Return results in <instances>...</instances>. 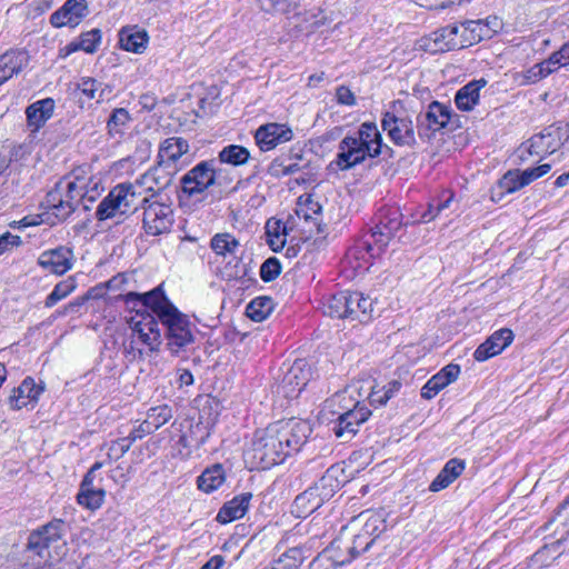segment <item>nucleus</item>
Returning <instances> with one entry per match:
<instances>
[{"label": "nucleus", "mask_w": 569, "mask_h": 569, "mask_svg": "<svg viewBox=\"0 0 569 569\" xmlns=\"http://www.w3.org/2000/svg\"><path fill=\"white\" fill-rule=\"evenodd\" d=\"M74 288L76 284L72 279L60 281L54 286L53 290L46 298L44 306L47 308L53 307L60 300L69 296L74 290Z\"/></svg>", "instance_id": "864d4df0"}, {"label": "nucleus", "mask_w": 569, "mask_h": 569, "mask_svg": "<svg viewBox=\"0 0 569 569\" xmlns=\"http://www.w3.org/2000/svg\"><path fill=\"white\" fill-rule=\"evenodd\" d=\"M273 301L270 297L262 296L257 297L249 302L246 308V315L248 318L256 322H261L271 313L273 310Z\"/></svg>", "instance_id": "37998d69"}, {"label": "nucleus", "mask_w": 569, "mask_h": 569, "mask_svg": "<svg viewBox=\"0 0 569 569\" xmlns=\"http://www.w3.org/2000/svg\"><path fill=\"white\" fill-rule=\"evenodd\" d=\"M258 2L266 12L287 13L298 6L299 0H258Z\"/></svg>", "instance_id": "4d7b16f0"}, {"label": "nucleus", "mask_w": 569, "mask_h": 569, "mask_svg": "<svg viewBox=\"0 0 569 569\" xmlns=\"http://www.w3.org/2000/svg\"><path fill=\"white\" fill-rule=\"evenodd\" d=\"M347 482L345 468L338 463L331 465L325 475L310 488L326 503L329 501L343 483Z\"/></svg>", "instance_id": "aec40b11"}, {"label": "nucleus", "mask_w": 569, "mask_h": 569, "mask_svg": "<svg viewBox=\"0 0 569 569\" xmlns=\"http://www.w3.org/2000/svg\"><path fill=\"white\" fill-rule=\"evenodd\" d=\"M560 66H562V63L559 60L558 54L553 52L549 59L537 63L531 69H529L527 72V79L531 80L532 82H537L556 71Z\"/></svg>", "instance_id": "de8ad7c7"}, {"label": "nucleus", "mask_w": 569, "mask_h": 569, "mask_svg": "<svg viewBox=\"0 0 569 569\" xmlns=\"http://www.w3.org/2000/svg\"><path fill=\"white\" fill-rule=\"evenodd\" d=\"M172 418V409L168 405L152 407L147 412L146 421L154 432Z\"/></svg>", "instance_id": "3c124183"}, {"label": "nucleus", "mask_w": 569, "mask_h": 569, "mask_svg": "<svg viewBox=\"0 0 569 569\" xmlns=\"http://www.w3.org/2000/svg\"><path fill=\"white\" fill-rule=\"evenodd\" d=\"M452 110L439 101H432L425 113L417 117V132L420 139L430 140L437 131L446 128Z\"/></svg>", "instance_id": "ddd939ff"}, {"label": "nucleus", "mask_w": 569, "mask_h": 569, "mask_svg": "<svg viewBox=\"0 0 569 569\" xmlns=\"http://www.w3.org/2000/svg\"><path fill=\"white\" fill-rule=\"evenodd\" d=\"M336 98L339 104L343 106H355L356 97L353 92L346 86H339L336 90Z\"/></svg>", "instance_id": "69168bd1"}, {"label": "nucleus", "mask_w": 569, "mask_h": 569, "mask_svg": "<svg viewBox=\"0 0 569 569\" xmlns=\"http://www.w3.org/2000/svg\"><path fill=\"white\" fill-rule=\"evenodd\" d=\"M513 340V332L508 328H502L493 332L475 351L473 358L477 361H486L502 352Z\"/></svg>", "instance_id": "5701e85b"}, {"label": "nucleus", "mask_w": 569, "mask_h": 569, "mask_svg": "<svg viewBox=\"0 0 569 569\" xmlns=\"http://www.w3.org/2000/svg\"><path fill=\"white\" fill-rule=\"evenodd\" d=\"M487 84L485 79L473 80L460 88L455 97L456 106L461 111H470L479 102L480 90Z\"/></svg>", "instance_id": "72a5a7b5"}, {"label": "nucleus", "mask_w": 569, "mask_h": 569, "mask_svg": "<svg viewBox=\"0 0 569 569\" xmlns=\"http://www.w3.org/2000/svg\"><path fill=\"white\" fill-rule=\"evenodd\" d=\"M312 378L311 366L297 359L279 378L274 392L287 399L297 398Z\"/></svg>", "instance_id": "9d476101"}, {"label": "nucleus", "mask_w": 569, "mask_h": 569, "mask_svg": "<svg viewBox=\"0 0 569 569\" xmlns=\"http://www.w3.org/2000/svg\"><path fill=\"white\" fill-rule=\"evenodd\" d=\"M143 209L142 226L150 236L168 232L173 224V210L170 204L144 197L141 201Z\"/></svg>", "instance_id": "1a4fd4ad"}, {"label": "nucleus", "mask_w": 569, "mask_h": 569, "mask_svg": "<svg viewBox=\"0 0 569 569\" xmlns=\"http://www.w3.org/2000/svg\"><path fill=\"white\" fill-rule=\"evenodd\" d=\"M342 529L347 530L350 542L356 547L355 553L357 557L367 551L375 543L373 538H368L360 529L356 528L355 523L349 527H343Z\"/></svg>", "instance_id": "603ef678"}, {"label": "nucleus", "mask_w": 569, "mask_h": 569, "mask_svg": "<svg viewBox=\"0 0 569 569\" xmlns=\"http://www.w3.org/2000/svg\"><path fill=\"white\" fill-rule=\"evenodd\" d=\"M295 212L299 219H302L309 226L308 231L310 233L313 232V229L317 233L323 232L321 223L322 206L310 194L298 198Z\"/></svg>", "instance_id": "b1692460"}, {"label": "nucleus", "mask_w": 569, "mask_h": 569, "mask_svg": "<svg viewBox=\"0 0 569 569\" xmlns=\"http://www.w3.org/2000/svg\"><path fill=\"white\" fill-rule=\"evenodd\" d=\"M448 385L441 379V377H438L436 373L422 387L421 397L423 399L430 400L433 397H436Z\"/></svg>", "instance_id": "052dcab7"}, {"label": "nucleus", "mask_w": 569, "mask_h": 569, "mask_svg": "<svg viewBox=\"0 0 569 569\" xmlns=\"http://www.w3.org/2000/svg\"><path fill=\"white\" fill-rule=\"evenodd\" d=\"M252 499L251 492H242L236 496L230 501L226 502L217 515V520L220 523H228L242 518L248 511L250 500Z\"/></svg>", "instance_id": "cd10ccee"}, {"label": "nucleus", "mask_w": 569, "mask_h": 569, "mask_svg": "<svg viewBox=\"0 0 569 569\" xmlns=\"http://www.w3.org/2000/svg\"><path fill=\"white\" fill-rule=\"evenodd\" d=\"M403 216L399 209L382 210L378 217V222L372 227L369 233L357 244L359 251H366L370 258L379 257L396 232L403 226H408V221L403 222Z\"/></svg>", "instance_id": "20e7f679"}, {"label": "nucleus", "mask_w": 569, "mask_h": 569, "mask_svg": "<svg viewBox=\"0 0 569 569\" xmlns=\"http://www.w3.org/2000/svg\"><path fill=\"white\" fill-rule=\"evenodd\" d=\"M148 40L147 31L137 27H124L119 31V43L126 51L142 53L147 48Z\"/></svg>", "instance_id": "f704fd0d"}, {"label": "nucleus", "mask_w": 569, "mask_h": 569, "mask_svg": "<svg viewBox=\"0 0 569 569\" xmlns=\"http://www.w3.org/2000/svg\"><path fill=\"white\" fill-rule=\"evenodd\" d=\"M124 302L132 308L140 305L144 309H151L159 320L162 318V311L169 307H176L164 295L161 287H157L149 292L138 293L128 292L124 295Z\"/></svg>", "instance_id": "6ab92c4d"}, {"label": "nucleus", "mask_w": 569, "mask_h": 569, "mask_svg": "<svg viewBox=\"0 0 569 569\" xmlns=\"http://www.w3.org/2000/svg\"><path fill=\"white\" fill-rule=\"evenodd\" d=\"M482 22L479 20H467L461 23L459 39L463 48L476 44L488 39V31L483 29Z\"/></svg>", "instance_id": "ea45409f"}, {"label": "nucleus", "mask_w": 569, "mask_h": 569, "mask_svg": "<svg viewBox=\"0 0 569 569\" xmlns=\"http://www.w3.org/2000/svg\"><path fill=\"white\" fill-rule=\"evenodd\" d=\"M29 63L24 50H9L0 56V84L21 72Z\"/></svg>", "instance_id": "393cba45"}, {"label": "nucleus", "mask_w": 569, "mask_h": 569, "mask_svg": "<svg viewBox=\"0 0 569 569\" xmlns=\"http://www.w3.org/2000/svg\"><path fill=\"white\" fill-rule=\"evenodd\" d=\"M372 300L358 291H348V319L367 322L372 317Z\"/></svg>", "instance_id": "473e14b6"}, {"label": "nucleus", "mask_w": 569, "mask_h": 569, "mask_svg": "<svg viewBox=\"0 0 569 569\" xmlns=\"http://www.w3.org/2000/svg\"><path fill=\"white\" fill-rule=\"evenodd\" d=\"M132 442L128 437L117 439L111 442L108 450V457L110 459L119 460L130 450Z\"/></svg>", "instance_id": "e2e57ef3"}, {"label": "nucleus", "mask_w": 569, "mask_h": 569, "mask_svg": "<svg viewBox=\"0 0 569 569\" xmlns=\"http://www.w3.org/2000/svg\"><path fill=\"white\" fill-rule=\"evenodd\" d=\"M189 151V143L181 137H170L163 140L159 147L158 160L168 166H176V162Z\"/></svg>", "instance_id": "c756f323"}, {"label": "nucleus", "mask_w": 569, "mask_h": 569, "mask_svg": "<svg viewBox=\"0 0 569 569\" xmlns=\"http://www.w3.org/2000/svg\"><path fill=\"white\" fill-rule=\"evenodd\" d=\"M107 88L108 86L90 77H83L77 83V89L80 90L84 97L90 100L97 99V102H101L103 100Z\"/></svg>", "instance_id": "09e8293b"}, {"label": "nucleus", "mask_w": 569, "mask_h": 569, "mask_svg": "<svg viewBox=\"0 0 569 569\" xmlns=\"http://www.w3.org/2000/svg\"><path fill=\"white\" fill-rule=\"evenodd\" d=\"M216 164V159L202 160L187 171L180 179L182 192L188 198H193L214 186L219 172Z\"/></svg>", "instance_id": "6e6552de"}, {"label": "nucleus", "mask_w": 569, "mask_h": 569, "mask_svg": "<svg viewBox=\"0 0 569 569\" xmlns=\"http://www.w3.org/2000/svg\"><path fill=\"white\" fill-rule=\"evenodd\" d=\"M356 388H348L336 395L343 410L332 422V432L342 442H348L358 433L359 427L371 416V410L360 400L353 398Z\"/></svg>", "instance_id": "7ed1b4c3"}, {"label": "nucleus", "mask_w": 569, "mask_h": 569, "mask_svg": "<svg viewBox=\"0 0 569 569\" xmlns=\"http://www.w3.org/2000/svg\"><path fill=\"white\" fill-rule=\"evenodd\" d=\"M239 246L236 237L228 232L216 233L210 241L212 251L221 257L234 254Z\"/></svg>", "instance_id": "79ce46f5"}, {"label": "nucleus", "mask_w": 569, "mask_h": 569, "mask_svg": "<svg viewBox=\"0 0 569 569\" xmlns=\"http://www.w3.org/2000/svg\"><path fill=\"white\" fill-rule=\"evenodd\" d=\"M134 199L133 184L129 182L119 183L98 204L96 217L99 221L119 218L118 222H120L131 211Z\"/></svg>", "instance_id": "0eeeda50"}, {"label": "nucleus", "mask_w": 569, "mask_h": 569, "mask_svg": "<svg viewBox=\"0 0 569 569\" xmlns=\"http://www.w3.org/2000/svg\"><path fill=\"white\" fill-rule=\"evenodd\" d=\"M381 127L396 146L415 148L418 143L413 122L408 114L386 111L382 113Z\"/></svg>", "instance_id": "9b49d317"}, {"label": "nucleus", "mask_w": 569, "mask_h": 569, "mask_svg": "<svg viewBox=\"0 0 569 569\" xmlns=\"http://www.w3.org/2000/svg\"><path fill=\"white\" fill-rule=\"evenodd\" d=\"M132 331L138 335L139 340L147 345L150 351H156L161 343V331L157 319L147 315L142 320L134 322Z\"/></svg>", "instance_id": "a878e982"}, {"label": "nucleus", "mask_w": 569, "mask_h": 569, "mask_svg": "<svg viewBox=\"0 0 569 569\" xmlns=\"http://www.w3.org/2000/svg\"><path fill=\"white\" fill-rule=\"evenodd\" d=\"M281 263L278 258L270 257L260 267V278L264 282H271L281 273Z\"/></svg>", "instance_id": "13d9d810"}, {"label": "nucleus", "mask_w": 569, "mask_h": 569, "mask_svg": "<svg viewBox=\"0 0 569 569\" xmlns=\"http://www.w3.org/2000/svg\"><path fill=\"white\" fill-rule=\"evenodd\" d=\"M382 150V136L375 122H363L355 134L346 136L338 146L336 166L342 171L350 170L362 163L367 158L380 156Z\"/></svg>", "instance_id": "f257e3e1"}, {"label": "nucleus", "mask_w": 569, "mask_h": 569, "mask_svg": "<svg viewBox=\"0 0 569 569\" xmlns=\"http://www.w3.org/2000/svg\"><path fill=\"white\" fill-rule=\"evenodd\" d=\"M66 527V522L62 519H53L41 526L30 533L28 548L41 558L50 556L48 549L51 545L62 539Z\"/></svg>", "instance_id": "4468645a"}, {"label": "nucleus", "mask_w": 569, "mask_h": 569, "mask_svg": "<svg viewBox=\"0 0 569 569\" xmlns=\"http://www.w3.org/2000/svg\"><path fill=\"white\" fill-rule=\"evenodd\" d=\"M502 193H512L523 188L519 169L507 171L498 182Z\"/></svg>", "instance_id": "5fc2aeb1"}, {"label": "nucleus", "mask_w": 569, "mask_h": 569, "mask_svg": "<svg viewBox=\"0 0 569 569\" xmlns=\"http://www.w3.org/2000/svg\"><path fill=\"white\" fill-rule=\"evenodd\" d=\"M43 391L44 386L42 383H36L31 377H27L18 388L12 390L8 400L9 406L14 410H19L28 406L33 408Z\"/></svg>", "instance_id": "412c9836"}, {"label": "nucleus", "mask_w": 569, "mask_h": 569, "mask_svg": "<svg viewBox=\"0 0 569 569\" xmlns=\"http://www.w3.org/2000/svg\"><path fill=\"white\" fill-rule=\"evenodd\" d=\"M266 241L270 249L279 252L286 244V236L288 234L287 223L281 220L271 218L266 223Z\"/></svg>", "instance_id": "58836bf2"}, {"label": "nucleus", "mask_w": 569, "mask_h": 569, "mask_svg": "<svg viewBox=\"0 0 569 569\" xmlns=\"http://www.w3.org/2000/svg\"><path fill=\"white\" fill-rule=\"evenodd\" d=\"M106 497V491L101 488H80L77 495V501L79 505L96 510L101 507Z\"/></svg>", "instance_id": "49530a36"}, {"label": "nucleus", "mask_w": 569, "mask_h": 569, "mask_svg": "<svg viewBox=\"0 0 569 569\" xmlns=\"http://www.w3.org/2000/svg\"><path fill=\"white\" fill-rule=\"evenodd\" d=\"M325 502L309 487L298 495L292 505V512L298 518H306L318 510Z\"/></svg>", "instance_id": "c9c22d12"}, {"label": "nucleus", "mask_w": 569, "mask_h": 569, "mask_svg": "<svg viewBox=\"0 0 569 569\" xmlns=\"http://www.w3.org/2000/svg\"><path fill=\"white\" fill-rule=\"evenodd\" d=\"M551 170V164L543 163L535 168H528L526 170H520L521 182L522 186L526 187L530 184L532 181L543 177Z\"/></svg>", "instance_id": "680f3d73"}, {"label": "nucleus", "mask_w": 569, "mask_h": 569, "mask_svg": "<svg viewBox=\"0 0 569 569\" xmlns=\"http://www.w3.org/2000/svg\"><path fill=\"white\" fill-rule=\"evenodd\" d=\"M250 158V151L246 147L240 144H228L218 152L216 160L222 164L240 167L248 163Z\"/></svg>", "instance_id": "4c0bfd02"}, {"label": "nucleus", "mask_w": 569, "mask_h": 569, "mask_svg": "<svg viewBox=\"0 0 569 569\" xmlns=\"http://www.w3.org/2000/svg\"><path fill=\"white\" fill-rule=\"evenodd\" d=\"M460 373V367L456 363H449L446 367H443L438 373V377H441V379L447 383H451L456 381Z\"/></svg>", "instance_id": "338daca9"}, {"label": "nucleus", "mask_w": 569, "mask_h": 569, "mask_svg": "<svg viewBox=\"0 0 569 569\" xmlns=\"http://www.w3.org/2000/svg\"><path fill=\"white\" fill-rule=\"evenodd\" d=\"M292 139L293 131L284 123L269 122L260 126L254 132L256 144L262 152L273 150L279 144L289 142Z\"/></svg>", "instance_id": "dca6fc26"}, {"label": "nucleus", "mask_w": 569, "mask_h": 569, "mask_svg": "<svg viewBox=\"0 0 569 569\" xmlns=\"http://www.w3.org/2000/svg\"><path fill=\"white\" fill-rule=\"evenodd\" d=\"M102 32L100 29L94 28L90 31L83 32L80 36L78 47L87 53H94L101 42Z\"/></svg>", "instance_id": "6e6d98bb"}, {"label": "nucleus", "mask_w": 569, "mask_h": 569, "mask_svg": "<svg viewBox=\"0 0 569 569\" xmlns=\"http://www.w3.org/2000/svg\"><path fill=\"white\" fill-rule=\"evenodd\" d=\"M301 170V166L296 162L286 163L284 159L277 158L269 166L270 174L274 177L293 174Z\"/></svg>", "instance_id": "bf43d9fd"}, {"label": "nucleus", "mask_w": 569, "mask_h": 569, "mask_svg": "<svg viewBox=\"0 0 569 569\" xmlns=\"http://www.w3.org/2000/svg\"><path fill=\"white\" fill-rule=\"evenodd\" d=\"M83 188L76 181H59L50 190L41 206L44 209L42 216L44 221L56 224L64 221L77 209L81 199H84Z\"/></svg>", "instance_id": "f03ea898"}, {"label": "nucleus", "mask_w": 569, "mask_h": 569, "mask_svg": "<svg viewBox=\"0 0 569 569\" xmlns=\"http://www.w3.org/2000/svg\"><path fill=\"white\" fill-rule=\"evenodd\" d=\"M560 132L559 128L557 129H546L539 134H535L529 140L528 152L530 154L540 156L541 153H553L560 147Z\"/></svg>", "instance_id": "c85d7f7f"}, {"label": "nucleus", "mask_w": 569, "mask_h": 569, "mask_svg": "<svg viewBox=\"0 0 569 569\" xmlns=\"http://www.w3.org/2000/svg\"><path fill=\"white\" fill-rule=\"evenodd\" d=\"M307 556L301 547H293L283 552L272 563V569H299Z\"/></svg>", "instance_id": "c03bdc74"}, {"label": "nucleus", "mask_w": 569, "mask_h": 569, "mask_svg": "<svg viewBox=\"0 0 569 569\" xmlns=\"http://www.w3.org/2000/svg\"><path fill=\"white\" fill-rule=\"evenodd\" d=\"M479 21L482 22L481 27H483V29H487L488 39L492 38V36L502 28L501 20L496 16H491L486 19H479Z\"/></svg>", "instance_id": "774afa93"}, {"label": "nucleus", "mask_w": 569, "mask_h": 569, "mask_svg": "<svg viewBox=\"0 0 569 569\" xmlns=\"http://www.w3.org/2000/svg\"><path fill=\"white\" fill-rule=\"evenodd\" d=\"M226 481V472L222 465L217 463L211 468H207L197 480L198 488L206 492L210 493L218 488H220Z\"/></svg>", "instance_id": "e433bc0d"}, {"label": "nucleus", "mask_w": 569, "mask_h": 569, "mask_svg": "<svg viewBox=\"0 0 569 569\" xmlns=\"http://www.w3.org/2000/svg\"><path fill=\"white\" fill-rule=\"evenodd\" d=\"M72 250L61 246L42 252L38 263L54 274H63L72 268Z\"/></svg>", "instance_id": "4be33fe9"}, {"label": "nucleus", "mask_w": 569, "mask_h": 569, "mask_svg": "<svg viewBox=\"0 0 569 569\" xmlns=\"http://www.w3.org/2000/svg\"><path fill=\"white\" fill-rule=\"evenodd\" d=\"M365 519L362 527L360 530L368 536V538H373V542L376 539L386 531L387 525L386 520L379 513H370L366 516V513H361L358 518L359 520Z\"/></svg>", "instance_id": "8fccbe9b"}, {"label": "nucleus", "mask_w": 569, "mask_h": 569, "mask_svg": "<svg viewBox=\"0 0 569 569\" xmlns=\"http://www.w3.org/2000/svg\"><path fill=\"white\" fill-rule=\"evenodd\" d=\"M325 550L338 567L345 566L357 558L355 553L356 547L352 546L350 538L347 536V530L343 529Z\"/></svg>", "instance_id": "bb28decb"}, {"label": "nucleus", "mask_w": 569, "mask_h": 569, "mask_svg": "<svg viewBox=\"0 0 569 569\" xmlns=\"http://www.w3.org/2000/svg\"><path fill=\"white\" fill-rule=\"evenodd\" d=\"M54 110V100L46 98L30 104L26 110L28 126L33 130H39L52 117Z\"/></svg>", "instance_id": "2f4dec72"}, {"label": "nucleus", "mask_w": 569, "mask_h": 569, "mask_svg": "<svg viewBox=\"0 0 569 569\" xmlns=\"http://www.w3.org/2000/svg\"><path fill=\"white\" fill-rule=\"evenodd\" d=\"M177 171L176 166H168L158 160L156 166L150 168L137 180V183L146 186L147 191L151 192L150 197L156 198L161 191L171 186Z\"/></svg>", "instance_id": "f3484780"}, {"label": "nucleus", "mask_w": 569, "mask_h": 569, "mask_svg": "<svg viewBox=\"0 0 569 569\" xmlns=\"http://www.w3.org/2000/svg\"><path fill=\"white\" fill-rule=\"evenodd\" d=\"M338 566L323 549L309 565L308 569H337Z\"/></svg>", "instance_id": "0e129e2a"}, {"label": "nucleus", "mask_w": 569, "mask_h": 569, "mask_svg": "<svg viewBox=\"0 0 569 569\" xmlns=\"http://www.w3.org/2000/svg\"><path fill=\"white\" fill-rule=\"evenodd\" d=\"M249 453L258 469H270L289 456L273 423L256 431Z\"/></svg>", "instance_id": "39448f33"}, {"label": "nucleus", "mask_w": 569, "mask_h": 569, "mask_svg": "<svg viewBox=\"0 0 569 569\" xmlns=\"http://www.w3.org/2000/svg\"><path fill=\"white\" fill-rule=\"evenodd\" d=\"M460 27L450 24L439 28L419 40V46L430 53L448 52L462 49L463 44L459 39Z\"/></svg>", "instance_id": "2eb2a0df"}, {"label": "nucleus", "mask_w": 569, "mask_h": 569, "mask_svg": "<svg viewBox=\"0 0 569 569\" xmlns=\"http://www.w3.org/2000/svg\"><path fill=\"white\" fill-rule=\"evenodd\" d=\"M130 121H132V118L126 108L113 109L107 121L108 134L111 137H122Z\"/></svg>", "instance_id": "a18cd8bd"}, {"label": "nucleus", "mask_w": 569, "mask_h": 569, "mask_svg": "<svg viewBox=\"0 0 569 569\" xmlns=\"http://www.w3.org/2000/svg\"><path fill=\"white\" fill-rule=\"evenodd\" d=\"M273 425L289 456L292 452H298L312 433L311 425L302 419L279 420Z\"/></svg>", "instance_id": "f8f14e48"}, {"label": "nucleus", "mask_w": 569, "mask_h": 569, "mask_svg": "<svg viewBox=\"0 0 569 569\" xmlns=\"http://www.w3.org/2000/svg\"><path fill=\"white\" fill-rule=\"evenodd\" d=\"M160 321L166 328L167 348L172 355L178 356L180 351L194 342V326L188 316L179 311L177 307L164 309Z\"/></svg>", "instance_id": "423d86ee"}, {"label": "nucleus", "mask_w": 569, "mask_h": 569, "mask_svg": "<svg viewBox=\"0 0 569 569\" xmlns=\"http://www.w3.org/2000/svg\"><path fill=\"white\" fill-rule=\"evenodd\" d=\"M323 313L338 319H348V290L332 295L323 305Z\"/></svg>", "instance_id": "a19ab883"}, {"label": "nucleus", "mask_w": 569, "mask_h": 569, "mask_svg": "<svg viewBox=\"0 0 569 569\" xmlns=\"http://www.w3.org/2000/svg\"><path fill=\"white\" fill-rule=\"evenodd\" d=\"M465 460L452 458L446 462L438 476L429 486V490L438 492L449 487L465 470Z\"/></svg>", "instance_id": "7c9ffc66"}, {"label": "nucleus", "mask_w": 569, "mask_h": 569, "mask_svg": "<svg viewBox=\"0 0 569 569\" xmlns=\"http://www.w3.org/2000/svg\"><path fill=\"white\" fill-rule=\"evenodd\" d=\"M88 13L87 0H67L50 16V23L56 28H76Z\"/></svg>", "instance_id": "a211bd4d"}]
</instances>
